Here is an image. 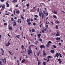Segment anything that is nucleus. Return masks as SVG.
I'll list each match as a JSON object with an SVG mask.
<instances>
[{
	"mask_svg": "<svg viewBox=\"0 0 65 65\" xmlns=\"http://www.w3.org/2000/svg\"><path fill=\"white\" fill-rule=\"evenodd\" d=\"M62 12H63V13H65V12H64V11H62Z\"/></svg>",
	"mask_w": 65,
	"mask_h": 65,
	"instance_id": "bf43d9fd",
	"label": "nucleus"
},
{
	"mask_svg": "<svg viewBox=\"0 0 65 65\" xmlns=\"http://www.w3.org/2000/svg\"><path fill=\"white\" fill-rule=\"evenodd\" d=\"M53 45V47H54V48H56V46L54 45Z\"/></svg>",
	"mask_w": 65,
	"mask_h": 65,
	"instance_id": "cd10ccee",
	"label": "nucleus"
},
{
	"mask_svg": "<svg viewBox=\"0 0 65 65\" xmlns=\"http://www.w3.org/2000/svg\"><path fill=\"white\" fill-rule=\"evenodd\" d=\"M7 2H8V1L6 3V4L7 7H9V5L7 3Z\"/></svg>",
	"mask_w": 65,
	"mask_h": 65,
	"instance_id": "1a4fd4ad",
	"label": "nucleus"
},
{
	"mask_svg": "<svg viewBox=\"0 0 65 65\" xmlns=\"http://www.w3.org/2000/svg\"><path fill=\"white\" fill-rule=\"evenodd\" d=\"M10 54L11 55H12V52H11V53H10Z\"/></svg>",
	"mask_w": 65,
	"mask_h": 65,
	"instance_id": "0e129e2a",
	"label": "nucleus"
},
{
	"mask_svg": "<svg viewBox=\"0 0 65 65\" xmlns=\"http://www.w3.org/2000/svg\"><path fill=\"white\" fill-rule=\"evenodd\" d=\"M16 37L17 38H19V36L18 35H17V36H16Z\"/></svg>",
	"mask_w": 65,
	"mask_h": 65,
	"instance_id": "72a5a7b5",
	"label": "nucleus"
},
{
	"mask_svg": "<svg viewBox=\"0 0 65 65\" xmlns=\"http://www.w3.org/2000/svg\"><path fill=\"white\" fill-rule=\"evenodd\" d=\"M43 63L44 65H46V63H45V62H43Z\"/></svg>",
	"mask_w": 65,
	"mask_h": 65,
	"instance_id": "7c9ffc66",
	"label": "nucleus"
},
{
	"mask_svg": "<svg viewBox=\"0 0 65 65\" xmlns=\"http://www.w3.org/2000/svg\"><path fill=\"white\" fill-rule=\"evenodd\" d=\"M39 8H38V12H39Z\"/></svg>",
	"mask_w": 65,
	"mask_h": 65,
	"instance_id": "680f3d73",
	"label": "nucleus"
},
{
	"mask_svg": "<svg viewBox=\"0 0 65 65\" xmlns=\"http://www.w3.org/2000/svg\"><path fill=\"white\" fill-rule=\"evenodd\" d=\"M47 58H52V56H47Z\"/></svg>",
	"mask_w": 65,
	"mask_h": 65,
	"instance_id": "aec40b11",
	"label": "nucleus"
},
{
	"mask_svg": "<svg viewBox=\"0 0 65 65\" xmlns=\"http://www.w3.org/2000/svg\"><path fill=\"white\" fill-rule=\"evenodd\" d=\"M40 41H42V39H40Z\"/></svg>",
	"mask_w": 65,
	"mask_h": 65,
	"instance_id": "09e8293b",
	"label": "nucleus"
},
{
	"mask_svg": "<svg viewBox=\"0 0 65 65\" xmlns=\"http://www.w3.org/2000/svg\"><path fill=\"white\" fill-rule=\"evenodd\" d=\"M44 14H43L42 15V19H43V18H44Z\"/></svg>",
	"mask_w": 65,
	"mask_h": 65,
	"instance_id": "4be33fe9",
	"label": "nucleus"
},
{
	"mask_svg": "<svg viewBox=\"0 0 65 65\" xmlns=\"http://www.w3.org/2000/svg\"><path fill=\"white\" fill-rule=\"evenodd\" d=\"M2 7V5H0V8H1Z\"/></svg>",
	"mask_w": 65,
	"mask_h": 65,
	"instance_id": "5fc2aeb1",
	"label": "nucleus"
},
{
	"mask_svg": "<svg viewBox=\"0 0 65 65\" xmlns=\"http://www.w3.org/2000/svg\"><path fill=\"white\" fill-rule=\"evenodd\" d=\"M39 16H40V17H41V13H40V12H39Z\"/></svg>",
	"mask_w": 65,
	"mask_h": 65,
	"instance_id": "2f4dec72",
	"label": "nucleus"
},
{
	"mask_svg": "<svg viewBox=\"0 0 65 65\" xmlns=\"http://www.w3.org/2000/svg\"><path fill=\"white\" fill-rule=\"evenodd\" d=\"M8 36H9V37H10V35H9V34H8Z\"/></svg>",
	"mask_w": 65,
	"mask_h": 65,
	"instance_id": "4d7b16f0",
	"label": "nucleus"
},
{
	"mask_svg": "<svg viewBox=\"0 0 65 65\" xmlns=\"http://www.w3.org/2000/svg\"><path fill=\"white\" fill-rule=\"evenodd\" d=\"M11 21H12H12H13V18H12L11 19Z\"/></svg>",
	"mask_w": 65,
	"mask_h": 65,
	"instance_id": "a18cd8bd",
	"label": "nucleus"
},
{
	"mask_svg": "<svg viewBox=\"0 0 65 65\" xmlns=\"http://www.w3.org/2000/svg\"><path fill=\"white\" fill-rule=\"evenodd\" d=\"M25 61H26V60H25V59H23L22 60L21 63H24V62H25Z\"/></svg>",
	"mask_w": 65,
	"mask_h": 65,
	"instance_id": "9b49d317",
	"label": "nucleus"
},
{
	"mask_svg": "<svg viewBox=\"0 0 65 65\" xmlns=\"http://www.w3.org/2000/svg\"><path fill=\"white\" fill-rule=\"evenodd\" d=\"M23 32H22V36L23 37Z\"/></svg>",
	"mask_w": 65,
	"mask_h": 65,
	"instance_id": "3c124183",
	"label": "nucleus"
},
{
	"mask_svg": "<svg viewBox=\"0 0 65 65\" xmlns=\"http://www.w3.org/2000/svg\"><path fill=\"white\" fill-rule=\"evenodd\" d=\"M56 29H58V26L56 25Z\"/></svg>",
	"mask_w": 65,
	"mask_h": 65,
	"instance_id": "c85d7f7f",
	"label": "nucleus"
},
{
	"mask_svg": "<svg viewBox=\"0 0 65 65\" xmlns=\"http://www.w3.org/2000/svg\"><path fill=\"white\" fill-rule=\"evenodd\" d=\"M47 62H49V61H50V60H49V58H48V60H47Z\"/></svg>",
	"mask_w": 65,
	"mask_h": 65,
	"instance_id": "de8ad7c7",
	"label": "nucleus"
},
{
	"mask_svg": "<svg viewBox=\"0 0 65 65\" xmlns=\"http://www.w3.org/2000/svg\"><path fill=\"white\" fill-rule=\"evenodd\" d=\"M18 1L17 0H13L12 1L13 3H15L16 2H17Z\"/></svg>",
	"mask_w": 65,
	"mask_h": 65,
	"instance_id": "0eeeda50",
	"label": "nucleus"
},
{
	"mask_svg": "<svg viewBox=\"0 0 65 65\" xmlns=\"http://www.w3.org/2000/svg\"><path fill=\"white\" fill-rule=\"evenodd\" d=\"M8 28L9 29V30H12V28H11L10 27H8Z\"/></svg>",
	"mask_w": 65,
	"mask_h": 65,
	"instance_id": "f704fd0d",
	"label": "nucleus"
},
{
	"mask_svg": "<svg viewBox=\"0 0 65 65\" xmlns=\"http://www.w3.org/2000/svg\"><path fill=\"white\" fill-rule=\"evenodd\" d=\"M51 53L52 54H54L55 53V51L53 50H52L50 51Z\"/></svg>",
	"mask_w": 65,
	"mask_h": 65,
	"instance_id": "39448f33",
	"label": "nucleus"
},
{
	"mask_svg": "<svg viewBox=\"0 0 65 65\" xmlns=\"http://www.w3.org/2000/svg\"><path fill=\"white\" fill-rule=\"evenodd\" d=\"M24 49L25 50V53H27V51H26V48H25Z\"/></svg>",
	"mask_w": 65,
	"mask_h": 65,
	"instance_id": "58836bf2",
	"label": "nucleus"
},
{
	"mask_svg": "<svg viewBox=\"0 0 65 65\" xmlns=\"http://www.w3.org/2000/svg\"><path fill=\"white\" fill-rule=\"evenodd\" d=\"M59 56V53H57L55 55V58H56V57H57V58H58Z\"/></svg>",
	"mask_w": 65,
	"mask_h": 65,
	"instance_id": "f03ea898",
	"label": "nucleus"
},
{
	"mask_svg": "<svg viewBox=\"0 0 65 65\" xmlns=\"http://www.w3.org/2000/svg\"><path fill=\"white\" fill-rule=\"evenodd\" d=\"M58 61H59V64H61V63H62V61L61 60L60 58L58 59Z\"/></svg>",
	"mask_w": 65,
	"mask_h": 65,
	"instance_id": "7ed1b4c3",
	"label": "nucleus"
},
{
	"mask_svg": "<svg viewBox=\"0 0 65 65\" xmlns=\"http://www.w3.org/2000/svg\"><path fill=\"white\" fill-rule=\"evenodd\" d=\"M21 19H24V17H23V16H21Z\"/></svg>",
	"mask_w": 65,
	"mask_h": 65,
	"instance_id": "49530a36",
	"label": "nucleus"
},
{
	"mask_svg": "<svg viewBox=\"0 0 65 65\" xmlns=\"http://www.w3.org/2000/svg\"><path fill=\"white\" fill-rule=\"evenodd\" d=\"M48 43H52V42L51 41H49Z\"/></svg>",
	"mask_w": 65,
	"mask_h": 65,
	"instance_id": "4c0bfd02",
	"label": "nucleus"
},
{
	"mask_svg": "<svg viewBox=\"0 0 65 65\" xmlns=\"http://www.w3.org/2000/svg\"><path fill=\"white\" fill-rule=\"evenodd\" d=\"M42 32L43 33H44V32H44V30H42Z\"/></svg>",
	"mask_w": 65,
	"mask_h": 65,
	"instance_id": "e2e57ef3",
	"label": "nucleus"
},
{
	"mask_svg": "<svg viewBox=\"0 0 65 65\" xmlns=\"http://www.w3.org/2000/svg\"><path fill=\"white\" fill-rule=\"evenodd\" d=\"M30 21V19H28L26 20L27 22H29Z\"/></svg>",
	"mask_w": 65,
	"mask_h": 65,
	"instance_id": "f3484780",
	"label": "nucleus"
},
{
	"mask_svg": "<svg viewBox=\"0 0 65 65\" xmlns=\"http://www.w3.org/2000/svg\"><path fill=\"white\" fill-rule=\"evenodd\" d=\"M21 48L22 50H23L24 48V45H22L21 46Z\"/></svg>",
	"mask_w": 65,
	"mask_h": 65,
	"instance_id": "6ab92c4d",
	"label": "nucleus"
},
{
	"mask_svg": "<svg viewBox=\"0 0 65 65\" xmlns=\"http://www.w3.org/2000/svg\"><path fill=\"white\" fill-rule=\"evenodd\" d=\"M40 53V51H39V52H38V54H37L38 56H39V55Z\"/></svg>",
	"mask_w": 65,
	"mask_h": 65,
	"instance_id": "b1692460",
	"label": "nucleus"
},
{
	"mask_svg": "<svg viewBox=\"0 0 65 65\" xmlns=\"http://www.w3.org/2000/svg\"><path fill=\"white\" fill-rule=\"evenodd\" d=\"M28 56L27 55H26V58H28Z\"/></svg>",
	"mask_w": 65,
	"mask_h": 65,
	"instance_id": "774afa93",
	"label": "nucleus"
},
{
	"mask_svg": "<svg viewBox=\"0 0 65 65\" xmlns=\"http://www.w3.org/2000/svg\"><path fill=\"white\" fill-rule=\"evenodd\" d=\"M18 4H17L16 6V7H18Z\"/></svg>",
	"mask_w": 65,
	"mask_h": 65,
	"instance_id": "69168bd1",
	"label": "nucleus"
},
{
	"mask_svg": "<svg viewBox=\"0 0 65 65\" xmlns=\"http://www.w3.org/2000/svg\"><path fill=\"white\" fill-rule=\"evenodd\" d=\"M4 60H5V62L6 63V58H4Z\"/></svg>",
	"mask_w": 65,
	"mask_h": 65,
	"instance_id": "e433bc0d",
	"label": "nucleus"
},
{
	"mask_svg": "<svg viewBox=\"0 0 65 65\" xmlns=\"http://www.w3.org/2000/svg\"><path fill=\"white\" fill-rule=\"evenodd\" d=\"M27 52L28 53V55H30V56H31V55L32 54V51L31 50L29 49V50H28L27 51Z\"/></svg>",
	"mask_w": 65,
	"mask_h": 65,
	"instance_id": "f257e3e1",
	"label": "nucleus"
},
{
	"mask_svg": "<svg viewBox=\"0 0 65 65\" xmlns=\"http://www.w3.org/2000/svg\"><path fill=\"white\" fill-rule=\"evenodd\" d=\"M43 30H44L45 31H46V29H47L46 28H45V29H44V28H43Z\"/></svg>",
	"mask_w": 65,
	"mask_h": 65,
	"instance_id": "c03bdc74",
	"label": "nucleus"
},
{
	"mask_svg": "<svg viewBox=\"0 0 65 65\" xmlns=\"http://www.w3.org/2000/svg\"><path fill=\"white\" fill-rule=\"evenodd\" d=\"M56 36H58L60 35V33L59 32H57L56 34Z\"/></svg>",
	"mask_w": 65,
	"mask_h": 65,
	"instance_id": "423d86ee",
	"label": "nucleus"
},
{
	"mask_svg": "<svg viewBox=\"0 0 65 65\" xmlns=\"http://www.w3.org/2000/svg\"><path fill=\"white\" fill-rule=\"evenodd\" d=\"M36 18H38V15H35L34 16Z\"/></svg>",
	"mask_w": 65,
	"mask_h": 65,
	"instance_id": "a878e982",
	"label": "nucleus"
},
{
	"mask_svg": "<svg viewBox=\"0 0 65 65\" xmlns=\"http://www.w3.org/2000/svg\"><path fill=\"white\" fill-rule=\"evenodd\" d=\"M43 54V55H46V53H44Z\"/></svg>",
	"mask_w": 65,
	"mask_h": 65,
	"instance_id": "052dcab7",
	"label": "nucleus"
},
{
	"mask_svg": "<svg viewBox=\"0 0 65 65\" xmlns=\"http://www.w3.org/2000/svg\"><path fill=\"white\" fill-rule=\"evenodd\" d=\"M31 31L32 32H35L36 31L35 30V29H32L31 30Z\"/></svg>",
	"mask_w": 65,
	"mask_h": 65,
	"instance_id": "f8f14e48",
	"label": "nucleus"
},
{
	"mask_svg": "<svg viewBox=\"0 0 65 65\" xmlns=\"http://www.w3.org/2000/svg\"><path fill=\"white\" fill-rule=\"evenodd\" d=\"M59 57H60V58H62V55H61V54L60 53L59 54Z\"/></svg>",
	"mask_w": 65,
	"mask_h": 65,
	"instance_id": "c9c22d12",
	"label": "nucleus"
},
{
	"mask_svg": "<svg viewBox=\"0 0 65 65\" xmlns=\"http://www.w3.org/2000/svg\"><path fill=\"white\" fill-rule=\"evenodd\" d=\"M55 39H56V40H60V38L57 37V38H56Z\"/></svg>",
	"mask_w": 65,
	"mask_h": 65,
	"instance_id": "9d476101",
	"label": "nucleus"
},
{
	"mask_svg": "<svg viewBox=\"0 0 65 65\" xmlns=\"http://www.w3.org/2000/svg\"><path fill=\"white\" fill-rule=\"evenodd\" d=\"M1 59L2 60L3 62H4V59Z\"/></svg>",
	"mask_w": 65,
	"mask_h": 65,
	"instance_id": "13d9d810",
	"label": "nucleus"
},
{
	"mask_svg": "<svg viewBox=\"0 0 65 65\" xmlns=\"http://www.w3.org/2000/svg\"><path fill=\"white\" fill-rule=\"evenodd\" d=\"M55 23L56 24H57H57H59L60 22H59L58 21H57L56 22H55Z\"/></svg>",
	"mask_w": 65,
	"mask_h": 65,
	"instance_id": "a211bd4d",
	"label": "nucleus"
},
{
	"mask_svg": "<svg viewBox=\"0 0 65 65\" xmlns=\"http://www.w3.org/2000/svg\"><path fill=\"white\" fill-rule=\"evenodd\" d=\"M1 2H4V0H1Z\"/></svg>",
	"mask_w": 65,
	"mask_h": 65,
	"instance_id": "864d4df0",
	"label": "nucleus"
},
{
	"mask_svg": "<svg viewBox=\"0 0 65 65\" xmlns=\"http://www.w3.org/2000/svg\"><path fill=\"white\" fill-rule=\"evenodd\" d=\"M50 43H48L47 44L46 46L47 47H48L49 46H50Z\"/></svg>",
	"mask_w": 65,
	"mask_h": 65,
	"instance_id": "dca6fc26",
	"label": "nucleus"
},
{
	"mask_svg": "<svg viewBox=\"0 0 65 65\" xmlns=\"http://www.w3.org/2000/svg\"><path fill=\"white\" fill-rule=\"evenodd\" d=\"M31 45H29V49H31Z\"/></svg>",
	"mask_w": 65,
	"mask_h": 65,
	"instance_id": "338daca9",
	"label": "nucleus"
},
{
	"mask_svg": "<svg viewBox=\"0 0 65 65\" xmlns=\"http://www.w3.org/2000/svg\"><path fill=\"white\" fill-rule=\"evenodd\" d=\"M0 65H3V64L2 63V62L0 61Z\"/></svg>",
	"mask_w": 65,
	"mask_h": 65,
	"instance_id": "473e14b6",
	"label": "nucleus"
},
{
	"mask_svg": "<svg viewBox=\"0 0 65 65\" xmlns=\"http://www.w3.org/2000/svg\"><path fill=\"white\" fill-rule=\"evenodd\" d=\"M53 17L55 19H57V16H56L55 15H53Z\"/></svg>",
	"mask_w": 65,
	"mask_h": 65,
	"instance_id": "5701e85b",
	"label": "nucleus"
},
{
	"mask_svg": "<svg viewBox=\"0 0 65 65\" xmlns=\"http://www.w3.org/2000/svg\"><path fill=\"white\" fill-rule=\"evenodd\" d=\"M4 26H7V23H4Z\"/></svg>",
	"mask_w": 65,
	"mask_h": 65,
	"instance_id": "393cba45",
	"label": "nucleus"
},
{
	"mask_svg": "<svg viewBox=\"0 0 65 65\" xmlns=\"http://www.w3.org/2000/svg\"><path fill=\"white\" fill-rule=\"evenodd\" d=\"M46 16H47V15H48V12H46Z\"/></svg>",
	"mask_w": 65,
	"mask_h": 65,
	"instance_id": "79ce46f5",
	"label": "nucleus"
},
{
	"mask_svg": "<svg viewBox=\"0 0 65 65\" xmlns=\"http://www.w3.org/2000/svg\"><path fill=\"white\" fill-rule=\"evenodd\" d=\"M30 20L31 22H33V19L31 18L30 19Z\"/></svg>",
	"mask_w": 65,
	"mask_h": 65,
	"instance_id": "603ef678",
	"label": "nucleus"
},
{
	"mask_svg": "<svg viewBox=\"0 0 65 65\" xmlns=\"http://www.w3.org/2000/svg\"><path fill=\"white\" fill-rule=\"evenodd\" d=\"M34 20H35V21H36L37 20V18H35V17L34 18Z\"/></svg>",
	"mask_w": 65,
	"mask_h": 65,
	"instance_id": "ea45409f",
	"label": "nucleus"
},
{
	"mask_svg": "<svg viewBox=\"0 0 65 65\" xmlns=\"http://www.w3.org/2000/svg\"><path fill=\"white\" fill-rule=\"evenodd\" d=\"M16 13H17V14H19V13H20V11L19 10H18V11H16Z\"/></svg>",
	"mask_w": 65,
	"mask_h": 65,
	"instance_id": "2eb2a0df",
	"label": "nucleus"
},
{
	"mask_svg": "<svg viewBox=\"0 0 65 65\" xmlns=\"http://www.w3.org/2000/svg\"><path fill=\"white\" fill-rule=\"evenodd\" d=\"M29 4H27L26 5V6H27V7H29Z\"/></svg>",
	"mask_w": 65,
	"mask_h": 65,
	"instance_id": "a19ab883",
	"label": "nucleus"
},
{
	"mask_svg": "<svg viewBox=\"0 0 65 65\" xmlns=\"http://www.w3.org/2000/svg\"><path fill=\"white\" fill-rule=\"evenodd\" d=\"M31 24V22H28L27 23V24H28V25H30Z\"/></svg>",
	"mask_w": 65,
	"mask_h": 65,
	"instance_id": "c756f323",
	"label": "nucleus"
},
{
	"mask_svg": "<svg viewBox=\"0 0 65 65\" xmlns=\"http://www.w3.org/2000/svg\"><path fill=\"white\" fill-rule=\"evenodd\" d=\"M38 38H40L41 36V34H38Z\"/></svg>",
	"mask_w": 65,
	"mask_h": 65,
	"instance_id": "ddd939ff",
	"label": "nucleus"
},
{
	"mask_svg": "<svg viewBox=\"0 0 65 65\" xmlns=\"http://www.w3.org/2000/svg\"><path fill=\"white\" fill-rule=\"evenodd\" d=\"M40 47L41 48V49H42V48H44V45H41L40 46Z\"/></svg>",
	"mask_w": 65,
	"mask_h": 65,
	"instance_id": "20e7f679",
	"label": "nucleus"
},
{
	"mask_svg": "<svg viewBox=\"0 0 65 65\" xmlns=\"http://www.w3.org/2000/svg\"><path fill=\"white\" fill-rule=\"evenodd\" d=\"M41 63V62H39L38 63V65H40V64Z\"/></svg>",
	"mask_w": 65,
	"mask_h": 65,
	"instance_id": "6e6d98bb",
	"label": "nucleus"
},
{
	"mask_svg": "<svg viewBox=\"0 0 65 65\" xmlns=\"http://www.w3.org/2000/svg\"><path fill=\"white\" fill-rule=\"evenodd\" d=\"M20 19H18V20L17 21L18 23H19V21H20Z\"/></svg>",
	"mask_w": 65,
	"mask_h": 65,
	"instance_id": "37998d69",
	"label": "nucleus"
},
{
	"mask_svg": "<svg viewBox=\"0 0 65 65\" xmlns=\"http://www.w3.org/2000/svg\"><path fill=\"white\" fill-rule=\"evenodd\" d=\"M43 14H44H44H46V13H45V11H44V10L43 11Z\"/></svg>",
	"mask_w": 65,
	"mask_h": 65,
	"instance_id": "bb28decb",
	"label": "nucleus"
},
{
	"mask_svg": "<svg viewBox=\"0 0 65 65\" xmlns=\"http://www.w3.org/2000/svg\"><path fill=\"white\" fill-rule=\"evenodd\" d=\"M54 13V14H57V13H58V12L57 11H55L54 12H53Z\"/></svg>",
	"mask_w": 65,
	"mask_h": 65,
	"instance_id": "4468645a",
	"label": "nucleus"
},
{
	"mask_svg": "<svg viewBox=\"0 0 65 65\" xmlns=\"http://www.w3.org/2000/svg\"><path fill=\"white\" fill-rule=\"evenodd\" d=\"M16 24H17V23L15 22H14V24H13V26H16Z\"/></svg>",
	"mask_w": 65,
	"mask_h": 65,
	"instance_id": "412c9836",
	"label": "nucleus"
},
{
	"mask_svg": "<svg viewBox=\"0 0 65 65\" xmlns=\"http://www.w3.org/2000/svg\"><path fill=\"white\" fill-rule=\"evenodd\" d=\"M4 8H5V5H3V6L2 7V9L3 10H4Z\"/></svg>",
	"mask_w": 65,
	"mask_h": 65,
	"instance_id": "6e6552de",
	"label": "nucleus"
},
{
	"mask_svg": "<svg viewBox=\"0 0 65 65\" xmlns=\"http://www.w3.org/2000/svg\"><path fill=\"white\" fill-rule=\"evenodd\" d=\"M33 25H34V26H35V25H36V24L35 23H34L33 24Z\"/></svg>",
	"mask_w": 65,
	"mask_h": 65,
	"instance_id": "8fccbe9b",
	"label": "nucleus"
}]
</instances>
